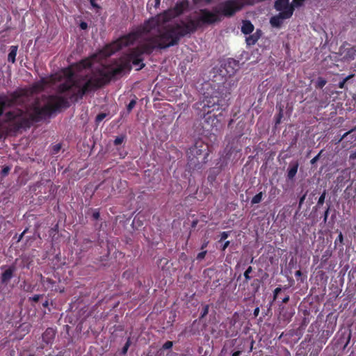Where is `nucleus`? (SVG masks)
Returning <instances> with one entry per match:
<instances>
[{
    "label": "nucleus",
    "mask_w": 356,
    "mask_h": 356,
    "mask_svg": "<svg viewBox=\"0 0 356 356\" xmlns=\"http://www.w3.org/2000/svg\"><path fill=\"white\" fill-rule=\"evenodd\" d=\"M173 28L163 30L156 37L145 38L136 47L131 49L127 58L120 60L115 65L101 67L92 69L86 74H80L74 77L70 76L67 81L58 86V92L64 94L73 90L70 97L71 100L77 102L92 92L102 88L107 85L113 78L121 74L124 71H130L131 63L138 66L137 70L143 69L145 64L143 63V55H151L156 49H166L178 45L180 33H176Z\"/></svg>",
    "instance_id": "1"
},
{
    "label": "nucleus",
    "mask_w": 356,
    "mask_h": 356,
    "mask_svg": "<svg viewBox=\"0 0 356 356\" xmlns=\"http://www.w3.org/2000/svg\"><path fill=\"white\" fill-rule=\"evenodd\" d=\"M222 10L219 6L218 10L210 11L207 8L200 9L199 15L192 18L188 17L186 21L180 20L169 23L171 19L170 12H163L154 17L145 21L143 25L136 30L125 34L114 42L106 44L101 51L102 54L105 57H108L120 51L123 47L134 44V42L144 33H149L153 30H156V34L151 37H156L160 33L168 28H173L176 33H180L178 40V44L181 40L185 36L190 35L195 33L198 29L204 26H208L220 21L219 15Z\"/></svg>",
    "instance_id": "2"
},
{
    "label": "nucleus",
    "mask_w": 356,
    "mask_h": 356,
    "mask_svg": "<svg viewBox=\"0 0 356 356\" xmlns=\"http://www.w3.org/2000/svg\"><path fill=\"white\" fill-rule=\"evenodd\" d=\"M69 106L68 100L65 97L50 95L48 97L47 102L43 106H40L39 100L37 99L31 104L26 110L15 108L7 111L4 115L2 123L0 122V139L3 136V124H6L8 133L15 134L21 129H30L33 123L40 122L60 108Z\"/></svg>",
    "instance_id": "3"
},
{
    "label": "nucleus",
    "mask_w": 356,
    "mask_h": 356,
    "mask_svg": "<svg viewBox=\"0 0 356 356\" xmlns=\"http://www.w3.org/2000/svg\"><path fill=\"white\" fill-rule=\"evenodd\" d=\"M28 97V90L25 88H17L15 90L0 94V117L6 108L15 106H22Z\"/></svg>",
    "instance_id": "4"
},
{
    "label": "nucleus",
    "mask_w": 356,
    "mask_h": 356,
    "mask_svg": "<svg viewBox=\"0 0 356 356\" xmlns=\"http://www.w3.org/2000/svg\"><path fill=\"white\" fill-rule=\"evenodd\" d=\"M209 156V146L202 140L198 139L195 140L193 145H192L187 151V156L191 165H194L195 168L198 169L200 167L199 164H204L207 162V157Z\"/></svg>",
    "instance_id": "5"
},
{
    "label": "nucleus",
    "mask_w": 356,
    "mask_h": 356,
    "mask_svg": "<svg viewBox=\"0 0 356 356\" xmlns=\"http://www.w3.org/2000/svg\"><path fill=\"white\" fill-rule=\"evenodd\" d=\"M238 61L233 58H228L226 60V62L224 63V70L226 71V76H228V79H226L225 81L224 82V85L229 84L230 86H236L238 79L234 77V74L238 70ZM224 76H225V74ZM225 87V86H224V88Z\"/></svg>",
    "instance_id": "6"
},
{
    "label": "nucleus",
    "mask_w": 356,
    "mask_h": 356,
    "mask_svg": "<svg viewBox=\"0 0 356 356\" xmlns=\"http://www.w3.org/2000/svg\"><path fill=\"white\" fill-rule=\"evenodd\" d=\"M242 0H228L224 1V17H231L243 7Z\"/></svg>",
    "instance_id": "7"
},
{
    "label": "nucleus",
    "mask_w": 356,
    "mask_h": 356,
    "mask_svg": "<svg viewBox=\"0 0 356 356\" xmlns=\"http://www.w3.org/2000/svg\"><path fill=\"white\" fill-rule=\"evenodd\" d=\"M291 17V12H280L278 15L273 16L270 19V24L273 27L280 28L283 24V19Z\"/></svg>",
    "instance_id": "8"
},
{
    "label": "nucleus",
    "mask_w": 356,
    "mask_h": 356,
    "mask_svg": "<svg viewBox=\"0 0 356 356\" xmlns=\"http://www.w3.org/2000/svg\"><path fill=\"white\" fill-rule=\"evenodd\" d=\"M188 2L187 0H184L177 2L175 6L171 9L166 10L165 12H170L171 19L179 17L188 8Z\"/></svg>",
    "instance_id": "9"
},
{
    "label": "nucleus",
    "mask_w": 356,
    "mask_h": 356,
    "mask_svg": "<svg viewBox=\"0 0 356 356\" xmlns=\"http://www.w3.org/2000/svg\"><path fill=\"white\" fill-rule=\"evenodd\" d=\"M274 7L276 10L280 12L291 11V16L294 12L293 5L289 3V0H277L275 2Z\"/></svg>",
    "instance_id": "10"
},
{
    "label": "nucleus",
    "mask_w": 356,
    "mask_h": 356,
    "mask_svg": "<svg viewBox=\"0 0 356 356\" xmlns=\"http://www.w3.org/2000/svg\"><path fill=\"white\" fill-rule=\"evenodd\" d=\"M16 267L15 265L8 266L1 274V280L2 284H7L13 278Z\"/></svg>",
    "instance_id": "11"
},
{
    "label": "nucleus",
    "mask_w": 356,
    "mask_h": 356,
    "mask_svg": "<svg viewBox=\"0 0 356 356\" xmlns=\"http://www.w3.org/2000/svg\"><path fill=\"white\" fill-rule=\"evenodd\" d=\"M56 335V330L52 327H48L42 335V341L46 344L53 343Z\"/></svg>",
    "instance_id": "12"
},
{
    "label": "nucleus",
    "mask_w": 356,
    "mask_h": 356,
    "mask_svg": "<svg viewBox=\"0 0 356 356\" xmlns=\"http://www.w3.org/2000/svg\"><path fill=\"white\" fill-rule=\"evenodd\" d=\"M298 162L294 161L291 162L289 166L288 170H287V178L289 180L293 179L296 175L297 174L298 169Z\"/></svg>",
    "instance_id": "13"
},
{
    "label": "nucleus",
    "mask_w": 356,
    "mask_h": 356,
    "mask_svg": "<svg viewBox=\"0 0 356 356\" xmlns=\"http://www.w3.org/2000/svg\"><path fill=\"white\" fill-rule=\"evenodd\" d=\"M261 36V31L257 30L255 33L253 34L249 35L246 38V43L248 46L254 45L257 43L258 40L259 39Z\"/></svg>",
    "instance_id": "14"
},
{
    "label": "nucleus",
    "mask_w": 356,
    "mask_h": 356,
    "mask_svg": "<svg viewBox=\"0 0 356 356\" xmlns=\"http://www.w3.org/2000/svg\"><path fill=\"white\" fill-rule=\"evenodd\" d=\"M17 50H18L17 45H12L10 47V52L8 55V61L9 63H15Z\"/></svg>",
    "instance_id": "15"
},
{
    "label": "nucleus",
    "mask_w": 356,
    "mask_h": 356,
    "mask_svg": "<svg viewBox=\"0 0 356 356\" xmlns=\"http://www.w3.org/2000/svg\"><path fill=\"white\" fill-rule=\"evenodd\" d=\"M254 31L253 24L248 20L243 22L241 32L245 35L251 33Z\"/></svg>",
    "instance_id": "16"
},
{
    "label": "nucleus",
    "mask_w": 356,
    "mask_h": 356,
    "mask_svg": "<svg viewBox=\"0 0 356 356\" xmlns=\"http://www.w3.org/2000/svg\"><path fill=\"white\" fill-rule=\"evenodd\" d=\"M219 169L217 168H213L211 169L207 177L208 181L211 184V185L214 186L216 181V177L218 174L219 173Z\"/></svg>",
    "instance_id": "17"
},
{
    "label": "nucleus",
    "mask_w": 356,
    "mask_h": 356,
    "mask_svg": "<svg viewBox=\"0 0 356 356\" xmlns=\"http://www.w3.org/2000/svg\"><path fill=\"white\" fill-rule=\"evenodd\" d=\"M92 65V60L90 58H84L79 61L78 65L79 68L87 69L91 67Z\"/></svg>",
    "instance_id": "18"
},
{
    "label": "nucleus",
    "mask_w": 356,
    "mask_h": 356,
    "mask_svg": "<svg viewBox=\"0 0 356 356\" xmlns=\"http://www.w3.org/2000/svg\"><path fill=\"white\" fill-rule=\"evenodd\" d=\"M326 83L327 81L324 78L318 77L316 81L315 86L317 88H323Z\"/></svg>",
    "instance_id": "19"
},
{
    "label": "nucleus",
    "mask_w": 356,
    "mask_h": 356,
    "mask_svg": "<svg viewBox=\"0 0 356 356\" xmlns=\"http://www.w3.org/2000/svg\"><path fill=\"white\" fill-rule=\"evenodd\" d=\"M263 197V193L259 192V193L256 194L251 200L252 204H255L261 202Z\"/></svg>",
    "instance_id": "20"
},
{
    "label": "nucleus",
    "mask_w": 356,
    "mask_h": 356,
    "mask_svg": "<svg viewBox=\"0 0 356 356\" xmlns=\"http://www.w3.org/2000/svg\"><path fill=\"white\" fill-rule=\"evenodd\" d=\"M131 344V341L130 337H129L121 350L122 355H124L127 353L128 349L130 347Z\"/></svg>",
    "instance_id": "21"
},
{
    "label": "nucleus",
    "mask_w": 356,
    "mask_h": 356,
    "mask_svg": "<svg viewBox=\"0 0 356 356\" xmlns=\"http://www.w3.org/2000/svg\"><path fill=\"white\" fill-rule=\"evenodd\" d=\"M326 193H327L326 190H324L323 192L322 193L321 195L318 198V200L316 204V207H320L321 206H322L323 204V203L325 202Z\"/></svg>",
    "instance_id": "22"
},
{
    "label": "nucleus",
    "mask_w": 356,
    "mask_h": 356,
    "mask_svg": "<svg viewBox=\"0 0 356 356\" xmlns=\"http://www.w3.org/2000/svg\"><path fill=\"white\" fill-rule=\"evenodd\" d=\"M11 170V167L9 165H5L3 167L1 171V177H6L9 174L10 171Z\"/></svg>",
    "instance_id": "23"
},
{
    "label": "nucleus",
    "mask_w": 356,
    "mask_h": 356,
    "mask_svg": "<svg viewBox=\"0 0 356 356\" xmlns=\"http://www.w3.org/2000/svg\"><path fill=\"white\" fill-rule=\"evenodd\" d=\"M252 266H249L246 270L244 272V277H245V282H248L249 280H250L251 279V276L250 275V274L252 273Z\"/></svg>",
    "instance_id": "24"
},
{
    "label": "nucleus",
    "mask_w": 356,
    "mask_h": 356,
    "mask_svg": "<svg viewBox=\"0 0 356 356\" xmlns=\"http://www.w3.org/2000/svg\"><path fill=\"white\" fill-rule=\"evenodd\" d=\"M282 118H283V111L282 108H280L279 113L275 116V125L280 124Z\"/></svg>",
    "instance_id": "25"
},
{
    "label": "nucleus",
    "mask_w": 356,
    "mask_h": 356,
    "mask_svg": "<svg viewBox=\"0 0 356 356\" xmlns=\"http://www.w3.org/2000/svg\"><path fill=\"white\" fill-rule=\"evenodd\" d=\"M136 104V99H134L130 101L129 104L127 106V110L128 113H130Z\"/></svg>",
    "instance_id": "26"
},
{
    "label": "nucleus",
    "mask_w": 356,
    "mask_h": 356,
    "mask_svg": "<svg viewBox=\"0 0 356 356\" xmlns=\"http://www.w3.org/2000/svg\"><path fill=\"white\" fill-rule=\"evenodd\" d=\"M124 139H125V136H118L114 140L113 143H114L115 145H121L123 143Z\"/></svg>",
    "instance_id": "27"
},
{
    "label": "nucleus",
    "mask_w": 356,
    "mask_h": 356,
    "mask_svg": "<svg viewBox=\"0 0 356 356\" xmlns=\"http://www.w3.org/2000/svg\"><path fill=\"white\" fill-rule=\"evenodd\" d=\"M99 217H100V213H99V210H97V209L92 210V220H98L99 219Z\"/></svg>",
    "instance_id": "28"
},
{
    "label": "nucleus",
    "mask_w": 356,
    "mask_h": 356,
    "mask_svg": "<svg viewBox=\"0 0 356 356\" xmlns=\"http://www.w3.org/2000/svg\"><path fill=\"white\" fill-rule=\"evenodd\" d=\"M339 243L343 245V236L341 232H339V236L334 241V244L337 245Z\"/></svg>",
    "instance_id": "29"
},
{
    "label": "nucleus",
    "mask_w": 356,
    "mask_h": 356,
    "mask_svg": "<svg viewBox=\"0 0 356 356\" xmlns=\"http://www.w3.org/2000/svg\"><path fill=\"white\" fill-rule=\"evenodd\" d=\"M282 287L279 286L274 289L273 291V300H275L279 296V293L282 291Z\"/></svg>",
    "instance_id": "30"
},
{
    "label": "nucleus",
    "mask_w": 356,
    "mask_h": 356,
    "mask_svg": "<svg viewBox=\"0 0 356 356\" xmlns=\"http://www.w3.org/2000/svg\"><path fill=\"white\" fill-rule=\"evenodd\" d=\"M334 325H332L331 328L330 330L323 331V334L325 336H326L327 337H329L332 334V333L334 332Z\"/></svg>",
    "instance_id": "31"
},
{
    "label": "nucleus",
    "mask_w": 356,
    "mask_h": 356,
    "mask_svg": "<svg viewBox=\"0 0 356 356\" xmlns=\"http://www.w3.org/2000/svg\"><path fill=\"white\" fill-rule=\"evenodd\" d=\"M173 346V342L171 341H167L163 343L162 348L164 350L170 349Z\"/></svg>",
    "instance_id": "32"
},
{
    "label": "nucleus",
    "mask_w": 356,
    "mask_h": 356,
    "mask_svg": "<svg viewBox=\"0 0 356 356\" xmlns=\"http://www.w3.org/2000/svg\"><path fill=\"white\" fill-rule=\"evenodd\" d=\"M106 117V114L104 113H100L96 116V122H100Z\"/></svg>",
    "instance_id": "33"
},
{
    "label": "nucleus",
    "mask_w": 356,
    "mask_h": 356,
    "mask_svg": "<svg viewBox=\"0 0 356 356\" xmlns=\"http://www.w3.org/2000/svg\"><path fill=\"white\" fill-rule=\"evenodd\" d=\"M323 151V149L321 150L320 152L311 160L310 163H311L312 165L315 164L318 161V159H320L321 154H322Z\"/></svg>",
    "instance_id": "34"
},
{
    "label": "nucleus",
    "mask_w": 356,
    "mask_h": 356,
    "mask_svg": "<svg viewBox=\"0 0 356 356\" xmlns=\"http://www.w3.org/2000/svg\"><path fill=\"white\" fill-rule=\"evenodd\" d=\"M42 296L43 295L40 294L34 295L33 296L29 298V300L33 301L34 302H38Z\"/></svg>",
    "instance_id": "35"
},
{
    "label": "nucleus",
    "mask_w": 356,
    "mask_h": 356,
    "mask_svg": "<svg viewBox=\"0 0 356 356\" xmlns=\"http://www.w3.org/2000/svg\"><path fill=\"white\" fill-rule=\"evenodd\" d=\"M350 77V76H348L346 77L345 79H343L342 81H339V88H341V89L344 88L345 84H346V81L349 79Z\"/></svg>",
    "instance_id": "36"
},
{
    "label": "nucleus",
    "mask_w": 356,
    "mask_h": 356,
    "mask_svg": "<svg viewBox=\"0 0 356 356\" xmlns=\"http://www.w3.org/2000/svg\"><path fill=\"white\" fill-rule=\"evenodd\" d=\"M206 254H207V251L206 250H203V251H202V252H199L197 254L196 259L197 260L200 261V260L203 259L205 257Z\"/></svg>",
    "instance_id": "37"
},
{
    "label": "nucleus",
    "mask_w": 356,
    "mask_h": 356,
    "mask_svg": "<svg viewBox=\"0 0 356 356\" xmlns=\"http://www.w3.org/2000/svg\"><path fill=\"white\" fill-rule=\"evenodd\" d=\"M58 224H55L54 227L49 230V235L54 236L55 232L58 230Z\"/></svg>",
    "instance_id": "38"
},
{
    "label": "nucleus",
    "mask_w": 356,
    "mask_h": 356,
    "mask_svg": "<svg viewBox=\"0 0 356 356\" xmlns=\"http://www.w3.org/2000/svg\"><path fill=\"white\" fill-rule=\"evenodd\" d=\"M209 312V306L206 305L203 307L202 311L201 312V318L204 317Z\"/></svg>",
    "instance_id": "39"
},
{
    "label": "nucleus",
    "mask_w": 356,
    "mask_h": 356,
    "mask_svg": "<svg viewBox=\"0 0 356 356\" xmlns=\"http://www.w3.org/2000/svg\"><path fill=\"white\" fill-rule=\"evenodd\" d=\"M91 6L94 8L100 9L101 7L99 4L97 3L96 0H88Z\"/></svg>",
    "instance_id": "40"
},
{
    "label": "nucleus",
    "mask_w": 356,
    "mask_h": 356,
    "mask_svg": "<svg viewBox=\"0 0 356 356\" xmlns=\"http://www.w3.org/2000/svg\"><path fill=\"white\" fill-rule=\"evenodd\" d=\"M79 27L82 29V30H86L88 27V24L87 22H81L79 24Z\"/></svg>",
    "instance_id": "41"
},
{
    "label": "nucleus",
    "mask_w": 356,
    "mask_h": 356,
    "mask_svg": "<svg viewBox=\"0 0 356 356\" xmlns=\"http://www.w3.org/2000/svg\"><path fill=\"white\" fill-rule=\"evenodd\" d=\"M60 148H61V146L60 144H57V145H54L53 147L54 153V154L58 153L60 151Z\"/></svg>",
    "instance_id": "42"
},
{
    "label": "nucleus",
    "mask_w": 356,
    "mask_h": 356,
    "mask_svg": "<svg viewBox=\"0 0 356 356\" xmlns=\"http://www.w3.org/2000/svg\"><path fill=\"white\" fill-rule=\"evenodd\" d=\"M306 195H307V193H305L304 195H302V197H300V198L299 200V207H300L303 204V202L306 198Z\"/></svg>",
    "instance_id": "43"
},
{
    "label": "nucleus",
    "mask_w": 356,
    "mask_h": 356,
    "mask_svg": "<svg viewBox=\"0 0 356 356\" xmlns=\"http://www.w3.org/2000/svg\"><path fill=\"white\" fill-rule=\"evenodd\" d=\"M350 160H355L356 159V150L353 151L350 153L349 156Z\"/></svg>",
    "instance_id": "44"
},
{
    "label": "nucleus",
    "mask_w": 356,
    "mask_h": 356,
    "mask_svg": "<svg viewBox=\"0 0 356 356\" xmlns=\"http://www.w3.org/2000/svg\"><path fill=\"white\" fill-rule=\"evenodd\" d=\"M289 295L285 296L282 300V303H287L289 301Z\"/></svg>",
    "instance_id": "45"
},
{
    "label": "nucleus",
    "mask_w": 356,
    "mask_h": 356,
    "mask_svg": "<svg viewBox=\"0 0 356 356\" xmlns=\"http://www.w3.org/2000/svg\"><path fill=\"white\" fill-rule=\"evenodd\" d=\"M329 210H330V205L328 206L327 209L325 211L324 222H326L327 215H328V213H329Z\"/></svg>",
    "instance_id": "46"
},
{
    "label": "nucleus",
    "mask_w": 356,
    "mask_h": 356,
    "mask_svg": "<svg viewBox=\"0 0 356 356\" xmlns=\"http://www.w3.org/2000/svg\"><path fill=\"white\" fill-rule=\"evenodd\" d=\"M259 307H256L254 309V312H253V314L255 317H257L258 315H259Z\"/></svg>",
    "instance_id": "47"
},
{
    "label": "nucleus",
    "mask_w": 356,
    "mask_h": 356,
    "mask_svg": "<svg viewBox=\"0 0 356 356\" xmlns=\"http://www.w3.org/2000/svg\"><path fill=\"white\" fill-rule=\"evenodd\" d=\"M327 260V257L326 255H323L322 257H321V264L323 265V264H325Z\"/></svg>",
    "instance_id": "48"
},
{
    "label": "nucleus",
    "mask_w": 356,
    "mask_h": 356,
    "mask_svg": "<svg viewBox=\"0 0 356 356\" xmlns=\"http://www.w3.org/2000/svg\"><path fill=\"white\" fill-rule=\"evenodd\" d=\"M301 275H302V272H301V270H297V271L295 273V276H296V277H300Z\"/></svg>",
    "instance_id": "49"
},
{
    "label": "nucleus",
    "mask_w": 356,
    "mask_h": 356,
    "mask_svg": "<svg viewBox=\"0 0 356 356\" xmlns=\"http://www.w3.org/2000/svg\"><path fill=\"white\" fill-rule=\"evenodd\" d=\"M241 354V351L237 350V351L233 353L232 356H240Z\"/></svg>",
    "instance_id": "50"
},
{
    "label": "nucleus",
    "mask_w": 356,
    "mask_h": 356,
    "mask_svg": "<svg viewBox=\"0 0 356 356\" xmlns=\"http://www.w3.org/2000/svg\"><path fill=\"white\" fill-rule=\"evenodd\" d=\"M349 131L348 132H346L342 136L341 138H340V140H339V142L341 141L345 137H346L348 134H349Z\"/></svg>",
    "instance_id": "51"
},
{
    "label": "nucleus",
    "mask_w": 356,
    "mask_h": 356,
    "mask_svg": "<svg viewBox=\"0 0 356 356\" xmlns=\"http://www.w3.org/2000/svg\"><path fill=\"white\" fill-rule=\"evenodd\" d=\"M46 282H47V283H49V284H51L54 283V281L52 279H51V278H47Z\"/></svg>",
    "instance_id": "52"
},
{
    "label": "nucleus",
    "mask_w": 356,
    "mask_h": 356,
    "mask_svg": "<svg viewBox=\"0 0 356 356\" xmlns=\"http://www.w3.org/2000/svg\"><path fill=\"white\" fill-rule=\"evenodd\" d=\"M161 3V0H155V7H159Z\"/></svg>",
    "instance_id": "53"
},
{
    "label": "nucleus",
    "mask_w": 356,
    "mask_h": 356,
    "mask_svg": "<svg viewBox=\"0 0 356 356\" xmlns=\"http://www.w3.org/2000/svg\"><path fill=\"white\" fill-rule=\"evenodd\" d=\"M42 306L44 307H47L49 306V301L46 300L44 302L42 303Z\"/></svg>",
    "instance_id": "54"
},
{
    "label": "nucleus",
    "mask_w": 356,
    "mask_h": 356,
    "mask_svg": "<svg viewBox=\"0 0 356 356\" xmlns=\"http://www.w3.org/2000/svg\"><path fill=\"white\" fill-rule=\"evenodd\" d=\"M229 241H225L224 243V250L227 248V247L229 245Z\"/></svg>",
    "instance_id": "55"
},
{
    "label": "nucleus",
    "mask_w": 356,
    "mask_h": 356,
    "mask_svg": "<svg viewBox=\"0 0 356 356\" xmlns=\"http://www.w3.org/2000/svg\"><path fill=\"white\" fill-rule=\"evenodd\" d=\"M207 243H208L207 242L204 243L202 245L201 249H202V250H204V249L207 247Z\"/></svg>",
    "instance_id": "56"
},
{
    "label": "nucleus",
    "mask_w": 356,
    "mask_h": 356,
    "mask_svg": "<svg viewBox=\"0 0 356 356\" xmlns=\"http://www.w3.org/2000/svg\"><path fill=\"white\" fill-rule=\"evenodd\" d=\"M350 337H351V332L350 331L348 337V341H347L346 345L350 342Z\"/></svg>",
    "instance_id": "57"
},
{
    "label": "nucleus",
    "mask_w": 356,
    "mask_h": 356,
    "mask_svg": "<svg viewBox=\"0 0 356 356\" xmlns=\"http://www.w3.org/2000/svg\"><path fill=\"white\" fill-rule=\"evenodd\" d=\"M227 236L228 234L225 232H224V240H225L227 238Z\"/></svg>",
    "instance_id": "58"
},
{
    "label": "nucleus",
    "mask_w": 356,
    "mask_h": 356,
    "mask_svg": "<svg viewBox=\"0 0 356 356\" xmlns=\"http://www.w3.org/2000/svg\"><path fill=\"white\" fill-rule=\"evenodd\" d=\"M207 3H209L212 1V0H204Z\"/></svg>",
    "instance_id": "59"
},
{
    "label": "nucleus",
    "mask_w": 356,
    "mask_h": 356,
    "mask_svg": "<svg viewBox=\"0 0 356 356\" xmlns=\"http://www.w3.org/2000/svg\"><path fill=\"white\" fill-rule=\"evenodd\" d=\"M222 241V235L221 236L220 240H219V243H220L221 241Z\"/></svg>",
    "instance_id": "60"
},
{
    "label": "nucleus",
    "mask_w": 356,
    "mask_h": 356,
    "mask_svg": "<svg viewBox=\"0 0 356 356\" xmlns=\"http://www.w3.org/2000/svg\"><path fill=\"white\" fill-rule=\"evenodd\" d=\"M196 225H197V224L193 223V224H192V227L195 228Z\"/></svg>",
    "instance_id": "61"
},
{
    "label": "nucleus",
    "mask_w": 356,
    "mask_h": 356,
    "mask_svg": "<svg viewBox=\"0 0 356 356\" xmlns=\"http://www.w3.org/2000/svg\"><path fill=\"white\" fill-rule=\"evenodd\" d=\"M193 222V223L197 222V220H193V222Z\"/></svg>",
    "instance_id": "62"
},
{
    "label": "nucleus",
    "mask_w": 356,
    "mask_h": 356,
    "mask_svg": "<svg viewBox=\"0 0 356 356\" xmlns=\"http://www.w3.org/2000/svg\"><path fill=\"white\" fill-rule=\"evenodd\" d=\"M29 356H33V355H30Z\"/></svg>",
    "instance_id": "63"
}]
</instances>
